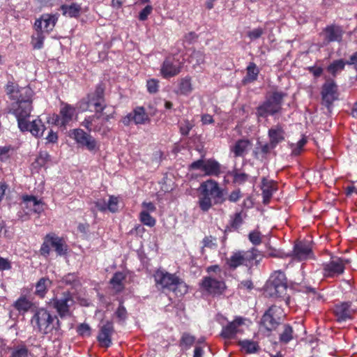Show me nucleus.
I'll return each instance as SVG.
<instances>
[{
    "instance_id": "nucleus-1",
    "label": "nucleus",
    "mask_w": 357,
    "mask_h": 357,
    "mask_svg": "<svg viewBox=\"0 0 357 357\" xmlns=\"http://www.w3.org/2000/svg\"><path fill=\"white\" fill-rule=\"evenodd\" d=\"M198 190L199 192L198 204L204 212L208 211L213 205L221 204L226 200L223 189L215 180L208 179L202 182Z\"/></svg>"
},
{
    "instance_id": "nucleus-2",
    "label": "nucleus",
    "mask_w": 357,
    "mask_h": 357,
    "mask_svg": "<svg viewBox=\"0 0 357 357\" xmlns=\"http://www.w3.org/2000/svg\"><path fill=\"white\" fill-rule=\"evenodd\" d=\"M31 324L43 334L60 335V323L56 316H53L44 307L36 309L31 318Z\"/></svg>"
},
{
    "instance_id": "nucleus-3",
    "label": "nucleus",
    "mask_w": 357,
    "mask_h": 357,
    "mask_svg": "<svg viewBox=\"0 0 357 357\" xmlns=\"http://www.w3.org/2000/svg\"><path fill=\"white\" fill-rule=\"evenodd\" d=\"M285 96L286 93L278 91L267 93L266 100L256 108L257 116L266 118L280 112Z\"/></svg>"
},
{
    "instance_id": "nucleus-4",
    "label": "nucleus",
    "mask_w": 357,
    "mask_h": 357,
    "mask_svg": "<svg viewBox=\"0 0 357 357\" xmlns=\"http://www.w3.org/2000/svg\"><path fill=\"white\" fill-rule=\"evenodd\" d=\"M153 277L158 288L173 290L176 295L178 293L183 295L188 291L187 285L175 274L159 269L155 272Z\"/></svg>"
},
{
    "instance_id": "nucleus-5",
    "label": "nucleus",
    "mask_w": 357,
    "mask_h": 357,
    "mask_svg": "<svg viewBox=\"0 0 357 357\" xmlns=\"http://www.w3.org/2000/svg\"><path fill=\"white\" fill-rule=\"evenodd\" d=\"M33 96V90L29 87H22L17 91L16 96L13 100L16 101L13 102L9 109V112L18 116L17 113L22 115L30 116L32 110V97Z\"/></svg>"
},
{
    "instance_id": "nucleus-6",
    "label": "nucleus",
    "mask_w": 357,
    "mask_h": 357,
    "mask_svg": "<svg viewBox=\"0 0 357 357\" xmlns=\"http://www.w3.org/2000/svg\"><path fill=\"white\" fill-rule=\"evenodd\" d=\"M262 259L261 252L256 248L248 251H238L234 252L227 259V265L232 269L240 266H251L257 265Z\"/></svg>"
},
{
    "instance_id": "nucleus-7",
    "label": "nucleus",
    "mask_w": 357,
    "mask_h": 357,
    "mask_svg": "<svg viewBox=\"0 0 357 357\" xmlns=\"http://www.w3.org/2000/svg\"><path fill=\"white\" fill-rule=\"evenodd\" d=\"M287 282L284 272L281 271H274L266 284L265 294L271 297H283L287 292Z\"/></svg>"
},
{
    "instance_id": "nucleus-8",
    "label": "nucleus",
    "mask_w": 357,
    "mask_h": 357,
    "mask_svg": "<svg viewBox=\"0 0 357 357\" xmlns=\"http://www.w3.org/2000/svg\"><path fill=\"white\" fill-rule=\"evenodd\" d=\"M113 117L112 114H105L103 112L96 113L85 118L82 122V126L89 132H101L102 135H105L109 131V128L105 126V123Z\"/></svg>"
},
{
    "instance_id": "nucleus-9",
    "label": "nucleus",
    "mask_w": 357,
    "mask_h": 357,
    "mask_svg": "<svg viewBox=\"0 0 357 357\" xmlns=\"http://www.w3.org/2000/svg\"><path fill=\"white\" fill-rule=\"evenodd\" d=\"M349 260L338 257H331L330 261L322 264V275L325 278H335L342 275Z\"/></svg>"
},
{
    "instance_id": "nucleus-10",
    "label": "nucleus",
    "mask_w": 357,
    "mask_h": 357,
    "mask_svg": "<svg viewBox=\"0 0 357 357\" xmlns=\"http://www.w3.org/2000/svg\"><path fill=\"white\" fill-rule=\"evenodd\" d=\"M70 137L76 142L79 147L86 149L90 152H96L99 150V144L96 139L82 129L72 130Z\"/></svg>"
},
{
    "instance_id": "nucleus-11",
    "label": "nucleus",
    "mask_w": 357,
    "mask_h": 357,
    "mask_svg": "<svg viewBox=\"0 0 357 357\" xmlns=\"http://www.w3.org/2000/svg\"><path fill=\"white\" fill-rule=\"evenodd\" d=\"M17 114L18 116L16 117L17 125L22 132L29 131L36 137L43 136L45 126L40 119H36L32 121H28L27 119L30 116L22 115L20 113Z\"/></svg>"
},
{
    "instance_id": "nucleus-12",
    "label": "nucleus",
    "mask_w": 357,
    "mask_h": 357,
    "mask_svg": "<svg viewBox=\"0 0 357 357\" xmlns=\"http://www.w3.org/2000/svg\"><path fill=\"white\" fill-rule=\"evenodd\" d=\"M246 319L242 317H236L231 321H228L227 324L222 326L220 335L227 340H233L238 335H241L244 332V327L246 324Z\"/></svg>"
},
{
    "instance_id": "nucleus-13",
    "label": "nucleus",
    "mask_w": 357,
    "mask_h": 357,
    "mask_svg": "<svg viewBox=\"0 0 357 357\" xmlns=\"http://www.w3.org/2000/svg\"><path fill=\"white\" fill-rule=\"evenodd\" d=\"M52 303L58 314L63 318L70 315V308L74 301L69 291H64L61 296L53 298Z\"/></svg>"
},
{
    "instance_id": "nucleus-14",
    "label": "nucleus",
    "mask_w": 357,
    "mask_h": 357,
    "mask_svg": "<svg viewBox=\"0 0 357 357\" xmlns=\"http://www.w3.org/2000/svg\"><path fill=\"white\" fill-rule=\"evenodd\" d=\"M337 85L333 79H328L321 87V102L330 109L333 102L338 98Z\"/></svg>"
},
{
    "instance_id": "nucleus-15",
    "label": "nucleus",
    "mask_w": 357,
    "mask_h": 357,
    "mask_svg": "<svg viewBox=\"0 0 357 357\" xmlns=\"http://www.w3.org/2000/svg\"><path fill=\"white\" fill-rule=\"evenodd\" d=\"M192 169H199L204 176H218L221 173V165L214 160H198L190 165Z\"/></svg>"
},
{
    "instance_id": "nucleus-16",
    "label": "nucleus",
    "mask_w": 357,
    "mask_h": 357,
    "mask_svg": "<svg viewBox=\"0 0 357 357\" xmlns=\"http://www.w3.org/2000/svg\"><path fill=\"white\" fill-rule=\"evenodd\" d=\"M183 68V63L173 56L167 57L160 67V74L163 78L169 79L178 75Z\"/></svg>"
},
{
    "instance_id": "nucleus-17",
    "label": "nucleus",
    "mask_w": 357,
    "mask_h": 357,
    "mask_svg": "<svg viewBox=\"0 0 357 357\" xmlns=\"http://www.w3.org/2000/svg\"><path fill=\"white\" fill-rule=\"evenodd\" d=\"M114 333V328L112 321L101 322L97 336L98 342L101 347L108 348L112 345V337Z\"/></svg>"
},
{
    "instance_id": "nucleus-18",
    "label": "nucleus",
    "mask_w": 357,
    "mask_h": 357,
    "mask_svg": "<svg viewBox=\"0 0 357 357\" xmlns=\"http://www.w3.org/2000/svg\"><path fill=\"white\" fill-rule=\"evenodd\" d=\"M202 288L209 294L216 296L224 293L226 285L222 280H217L211 276L204 277L201 283Z\"/></svg>"
},
{
    "instance_id": "nucleus-19",
    "label": "nucleus",
    "mask_w": 357,
    "mask_h": 357,
    "mask_svg": "<svg viewBox=\"0 0 357 357\" xmlns=\"http://www.w3.org/2000/svg\"><path fill=\"white\" fill-rule=\"evenodd\" d=\"M75 114L76 109L75 107L67 103L63 104L60 109L59 114L54 116L55 125L66 128V126L73 120Z\"/></svg>"
},
{
    "instance_id": "nucleus-20",
    "label": "nucleus",
    "mask_w": 357,
    "mask_h": 357,
    "mask_svg": "<svg viewBox=\"0 0 357 357\" xmlns=\"http://www.w3.org/2000/svg\"><path fill=\"white\" fill-rule=\"evenodd\" d=\"M149 121V115L143 107H135L132 112L128 114L121 120L125 126H129L132 122L136 125L145 124Z\"/></svg>"
},
{
    "instance_id": "nucleus-21",
    "label": "nucleus",
    "mask_w": 357,
    "mask_h": 357,
    "mask_svg": "<svg viewBox=\"0 0 357 357\" xmlns=\"http://www.w3.org/2000/svg\"><path fill=\"white\" fill-rule=\"evenodd\" d=\"M57 17L52 14H43L34 23V29L49 33L56 25Z\"/></svg>"
},
{
    "instance_id": "nucleus-22",
    "label": "nucleus",
    "mask_w": 357,
    "mask_h": 357,
    "mask_svg": "<svg viewBox=\"0 0 357 357\" xmlns=\"http://www.w3.org/2000/svg\"><path fill=\"white\" fill-rule=\"evenodd\" d=\"M293 257L299 261L314 258L312 246L307 242L300 241L295 244Z\"/></svg>"
},
{
    "instance_id": "nucleus-23",
    "label": "nucleus",
    "mask_w": 357,
    "mask_h": 357,
    "mask_svg": "<svg viewBox=\"0 0 357 357\" xmlns=\"http://www.w3.org/2000/svg\"><path fill=\"white\" fill-rule=\"evenodd\" d=\"M354 311L351 307V303L344 302L335 305L333 313L339 322L346 321L352 318Z\"/></svg>"
},
{
    "instance_id": "nucleus-24",
    "label": "nucleus",
    "mask_w": 357,
    "mask_h": 357,
    "mask_svg": "<svg viewBox=\"0 0 357 357\" xmlns=\"http://www.w3.org/2000/svg\"><path fill=\"white\" fill-rule=\"evenodd\" d=\"M22 207L28 210L27 213L33 212L40 214L44 211L43 203L33 195H23Z\"/></svg>"
},
{
    "instance_id": "nucleus-25",
    "label": "nucleus",
    "mask_w": 357,
    "mask_h": 357,
    "mask_svg": "<svg viewBox=\"0 0 357 357\" xmlns=\"http://www.w3.org/2000/svg\"><path fill=\"white\" fill-rule=\"evenodd\" d=\"M323 34L326 43L340 42L342 39L343 30L340 26L331 24L324 29Z\"/></svg>"
},
{
    "instance_id": "nucleus-26",
    "label": "nucleus",
    "mask_w": 357,
    "mask_h": 357,
    "mask_svg": "<svg viewBox=\"0 0 357 357\" xmlns=\"http://www.w3.org/2000/svg\"><path fill=\"white\" fill-rule=\"evenodd\" d=\"M261 190L262 191L263 203L267 204L272 198L273 194L278 190V184L273 180L263 178Z\"/></svg>"
},
{
    "instance_id": "nucleus-27",
    "label": "nucleus",
    "mask_w": 357,
    "mask_h": 357,
    "mask_svg": "<svg viewBox=\"0 0 357 357\" xmlns=\"http://www.w3.org/2000/svg\"><path fill=\"white\" fill-rule=\"evenodd\" d=\"M268 135L272 147H275L284 139V130L282 126L279 124L270 128Z\"/></svg>"
},
{
    "instance_id": "nucleus-28",
    "label": "nucleus",
    "mask_w": 357,
    "mask_h": 357,
    "mask_svg": "<svg viewBox=\"0 0 357 357\" xmlns=\"http://www.w3.org/2000/svg\"><path fill=\"white\" fill-rule=\"evenodd\" d=\"M47 240L52 247H53L59 255H63L66 254L67 251V245L65 241L59 237L58 236L51 234L47 235Z\"/></svg>"
},
{
    "instance_id": "nucleus-29",
    "label": "nucleus",
    "mask_w": 357,
    "mask_h": 357,
    "mask_svg": "<svg viewBox=\"0 0 357 357\" xmlns=\"http://www.w3.org/2000/svg\"><path fill=\"white\" fill-rule=\"evenodd\" d=\"M13 306L21 314H24L33 306V303L25 295H21L13 303Z\"/></svg>"
},
{
    "instance_id": "nucleus-30",
    "label": "nucleus",
    "mask_w": 357,
    "mask_h": 357,
    "mask_svg": "<svg viewBox=\"0 0 357 357\" xmlns=\"http://www.w3.org/2000/svg\"><path fill=\"white\" fill-rule=\"evenodd\" d=\"M250 146L251 142L249 140L239 139L231 148V151L233 152L234 157H243L247 153Z\"/></svg>"
},
{
    "instance_id": "nucleus-31",
    "label": "nucleus",
    "mask_w": 357,
    "mask_h": 357,
    "mask_svg": "<svg viewBox=\"0 0 357 357\" xmlns=\"http://www.w3.org/2000/svg\"><path fill=\"white\" fill-rule=\"evenodd\" d=\"M52 282L47 278H40L36 284L35 294L39 298H44L50 287Z\"/></svg>"
},
{
    "instance_id": "nucleus-32",
    "label": "nucleus",
    "mask_w": 357,
    "mask_h": 357,
    "mask_svg": "<svg viewBox=\"0 0 357 357\" xmlns=\"http://www.w3.org/2000/svg\"><path fill=\"white\" fill-rule=\"evenodd\" d=\"M192 90V79L190 76H185L179 79L177 93L188 96L191 93Z\"/></svg>"
},
{
    "instance_id": "nucleus-33",
    "label": "nucleus",
    "mask_w": 357,
    "mask_h": 357,
    "mask_svg": "<svg viewBox=\"0 0 357 357\" xmlns=\"http://www.w3.org/2000/svg\"><path fill=\"white\" fill-rule=\"evenodd\" d=\"M61 9L63 15L70 17H77L80 15L82 8L80 5L73 3L70 5H62Z\"/></svg>"
},
{
    "instance_id": "nucleus-34",
    "label": "nucleus",
    "mask_w": 357,
    "mask_h": 357,
    "mask_svg": "<svg viewBox=\"0 0 357 357\" xmlns=\"http://www.w3.org/2000/svg\"><path fill=\"white\" fill-rule=\"evenodd\" d=\"M259 69L254 62L249 63L246 68V76L244 78L245 82H253L258 78Z\"/></svg>"
},
{
    "instance_id": "nucleus-35",
    "label": "nucleus",
    "mask_w": 357,
    "mask_h": 357,
    "mask_svg": "<svg viewBox=\"0 0 357 357\" xmlns=\"http://www.w3.org/2000/svg\"><path fill=\"white\" fill-rule=\"evenodd\" d=\"M238 345L241 347V350L247 354H254L259 349L258 343L253 340H241L238 342Z\"/></svg>"
},
{
    "instance_id": "nucleus-36",
    "label": "nucleus",
    "mask_w": 357,
    "mask_h": 357,
    "mask_svg": "<svg viewBox=\"0 0 357 357\" xmlns=\"http://www.w3.org/2000/svg\"><path fill=\"white\" fill-rule=\"evenodd\" d=\"M280 321L278 317H275L266 312L264 314L261 319L262 324L269 331L275 329Z\"/></svg>"
},
{
    "instance_id": "nucleus-37",
    "label": "nucleus",
    "mask_w": 357,
    "mask_h": 357,
    "mask_svg": "<svg viewBox=\"0 0 357 357\" xmlns=\"http://www.w3.org/2000/svg\"><path fill=\"white\" fill-rule=\"evenodd\" d=\"M346 64V61L343 59L335 60L327 67L326 70L335 77L344 69Z\"/></svg>"
},
{
    "instance_id": "nucleus-38",
    "label": "nucleus",
    "mask_w": 357,
    "mask_h": 357,
    "mask_svg": "<svg viewBox=\"0 0 357 357\" xmlns=\"http://www.w3.org/2000/svg\"><path fill=\"white\" fill-rule=\"evenodd\" d=\"M36 33L31 36V45L33 49L40 50L43 47L44 40L45 38V33L35 30Z\"/></svg>"
},
{
    "instance_id": "nucleus-39",
    "label": "nucleus",
    "mask_w": 357,
    "mask_h": 357,
    "mask_svg": "<svg viewBox=\"0 0 357 357\" xmlns=\"http://www.w3.org/2000/svg\"><path fill=\"white\" fill-rule=\"evenodd\" d=\"M124 280V274L121 272H117L113 275L110 283L116 291H121L123 289V281Z\"/></svg>"
},
{
    "instance_id": "nucleus-40",
    "label": "nucleus",
    "mask_w": 357,
    "mask_h": 357,
    "mask_svg": "<svg viewBox=\"0 0 357 357\" xmlns=\"http://www.w3.org/2000/svg\"><path fill=\"white\" fill-rule=\"evenodd\" d=\"M29 352L26 345L19 344L11 349L10 357H29Z\"/></svg>"
},
{
    "instance_id": "nucleus-41",
    "label": "nucleus",
    "mask_w": 357,
    "mask_h": 357,
    "mask_svg": "<svg viewBox=\"0 0 357 357\" xmlns=\"http://www.w3.org/2000/svg\"><path fill=\"white\" fill-rule=\"evenodd\" d=\"M293 328L289 324H285L283 326V331L280 335V341L282 343L287 344L293 339Z\"/></svg>"
},
{
    "instance_id": "nucleus-42",
    "label": "nucleus",
    "mask_w": 357,
    "mask_h": 357,
    "mask_svg": "<svg viewBox=\"0 0 357 357\" xmlns=\"http://www.w3.org/2000/svg\"><path fill=\"white\" fill-rule=\"evenodd\" d=\"M202 247L201 249V252L203 255L204 253L205 248H208L211 250L216 249L218 247L216 238L212 236H205L202 241Z\"/></svg>"
},
{
    "instance_id": "nucleus-43",
    "label": "nucleus",
    "mask_w": 357,
    "mask_h": 357,
    "mask_svg": "<svg viewBox=\"0 0 357 357\" xmlns=\"http://www.w3.org/2000/svg\"><path fill=\"white\" fill-rule=\"evenodd\" d=\"M88 103L89 105L94 106L96 113L103 112V110L106 107V105L105 104V100H101L96 97H91L89 96H88Z\"/></svg>"
},
{
    "instance_id": "nucleus-44",
    "label": "nucleus",
    "mask_w": 357,
    "mask_h": 357,
    "mask_svg": "<svg viewBox=\"0 0 357 357\" xmlns=\"http://www.w3.org/2000/svg\"><path fill=\"white\" fill-rule=\"evenodd\" d=\"M204 61L205 54L201 51H193L189 59V62L192 63L193 67L204 63Z\"/></svg>"
},
{
    "instance_id": "nucleus-45",
    "label": "nucleus",
    "mask_w": 357,
    "mask_h": 357,
    "mask_svg": "<svg viewBox=\"0 0 357 357\" xmlns=\"http://www.w3.org/2000/svg\"><path fill=\"white\" fill-rule=\"evenodd\" d=\"M195 337L188 333H184L180 340V346L185 347V349H189L193 345Z\"/></svg>"
},
{
    "instance_id": "nucleus-46",
    "label": "nucleus",
    "mask_w": 357,
    "mask_h": 357,
    "mask_svg": "<svg viewBox=\"0 0 357 357\" xmlns=\"http://www.w3.org/2000/svg\"><path fill=\"white\" fill-rule=\"evenodd\" d=\"M140 221L145 225L153 227L155 225V220L146 211H142L139 215Z\"/></svg>"
},
{
    "instance_id": "nucleus-47",
    "label": "nucleus",
    "mask_w": 357,
    "mask_h": 357,
    "mask_svg": "<svg viewBox=\"0 0 357 357\" xmlns=\"http://www.w3.org/2000/svg\"><path fill=\"white\" fill-rule=\"evenodd\" d=\"M119 208V198L115 196H109L107 210H109L112 213H115Z\"/></svg>"
},
{
    "instance_id": "nucleus-48",
    "label": "nucleus",
    "mask_w": 357,
    "mask_h": 357,
    "mask_svg": "<svg viewBox=\"0 0 357 357\" xmlns=\"http://www.w3.org/2000/svg\"><path fill=\"white\" fill-rule=\"evenodd\" d=\"M266 313L274 316L275 317H278V319L280 321L283 317H284V313L282 309L277 305H273L269 307Z\"/></svg>"
},
{
    "instance_id": "nucleus-49",
    "label": "nucleus",
    "mask_w": 357,
    "mask_h": 357,
    "mask_svg": "<svg viewBox=\"0 0 357 357\" xmlns=\"http://www.w3.org/2000/svg\"><path fill=\"white\" fill-rule=\"evenodd\" d=\"M262 235L260 231L255 230L249 234L250 241L255 245H258L261 243Z\"/></svg>"
},
{
    "instance_id": "nucleus-50",
    "label": "nucleus",
    "mask_w": 357,
    "mask_h": 357,
    "mask_svg": "<svg viewBox=\"0 0 357 357\" xmlns=\"http://www.w3.org/2000/svg\"><path fill=\"white\" fill-rule=\"evenodd\" d=\"M264 33V29L258 27L254 29L247 33V36L251 40H257Z\"/></svg>"
},
{
    "instance_id": "nucleus-51",
    "label": "nucleus",
    "mask_w": 357,
    "mask_h": 357,
    "mask_svg": "<svg viewBox=\"0 0 357 357\" xmlns=\"http://www.w3.org/2000/svg\"><path fill=\"white\" fill-rule=\"evenodd\" d=\"M231 175L234 177V182L238 184H241L248 179L246 174L238 172L237 170L233 171Z\"/></svg>"
},
{
    "instance_id": "nucleus-52",
    "label": "nucleus",
    "mask_w": 357,
    "mask_h": 357,
    "mask_svg": "<svg viewBox=\"0 0 357 357\" xmlns=\"http://www.w3.org/2000/svg\"><path fill=\"white\" fill-rule=\"evenodd\" d=\"M114 315L116 317L119 321H124L127 318V310L123 305L122 303H120L114 313Z\"/></svg>"
},
{
    "instance_id": "nucleus-53",
    "label": "nucleus",
    "mask_w": 357,
    "mask_h": 357,
    "mask_svg": "<svg viewBox=\"0 0 357 357\" xmlns=\"http://www.w3.org/2000/svg\"><path fill=\"white\" fill-rule=\"evenodd\" d=\"M266 250L264 252V254L261 253L262 257H281L280 252L278 250L271 248L269 245H266Z\"/></svg>"
},
{
    "instance_id": "nucleus-54",
    "label": "nucleus",
    "mask_w": 357,
    "mask_h": 357,
    "mask_svg": "<svg viewBox=\"0 0 357 357\" xmlns=\"http://www.w3.org/2000/svg\"><path fill=\"white\" fill-rule=\"evenodd\" d=\"M243 222V215L242 212L235 213L231 222V226L233 228L238 229Z\"/></svg>"
},
{
    "instance_id": "nucleus-55",
    "label": "nucleus",
    "mask_w": 357,
    "mask_h": 357,
    "mask_svg": "<svg viewBox=\"0 0 357 357\" xmlns=\"http://www.w3.org/2000/svg\"><path fill=\"white\" fill-rule=\"evenodd\" d=\"M192 128V125L188 120L180 123V131L182 135H188Z\"/></svg>"
},
{
    "instance_id": "nucleus-56",
    "label": "nucleus",
    "mask_w": 357,
    "mask_h": 357,
    "mask_svg": "<svg viewBox=\"0 0 357 357\" xmlns=\"http://www.w3.org/2000/svg\"><path fill=\"white\" fill-rule=\"evenodd\" d=\"M146 86L149 93H155L158 90V81L155 79H149L147 81Z\"/></svg>"
},
{
    "instance_id": "nucleus-57",
    "label": "nucleus",
    "mask_w": 357,
    "mask_h": 357,
    "mask_svg": "<svg viewBox=\"0 0 357 357\" xmlns=\"http://www.w3.org/2000/svg\"><path fill=\"white\" fill-rule=\"evenodd\" d=\"M20 89L15 85L14 83H8L6 85V93L10 96V98L13 100L14 97L16 96L17 91Z\"/></svg>"
},
{
    "instance_id": "nucleus-58",
    "label": "nucleus",
    "mask_w": 357,
    "mask_h": 357,
    "mask_svg": "<svg viewBox=\"0 0 357 357\" xmlns=\"http://www.w3.org/2000/svg\"><path fill=\"white\" fill-rule=\"evenodd\" d=\"M104 92H105V88L102 86V84H98L96 86L94 92L89 94V96L91 97H96V98H100L101 100H105Z\"/></svg>"
},
{
    "instance_id": "nucleus-59",
    "label": "nucleus",
    "mask_w": 357,
    "mask_h": 357,
    "mask_svg": "<svg viewBox=\"0 0 357 357\" xmlns=\"http://www.w3.org/2000/svg\"><path fill=\"white\" fill-rule=\"evenodd\" d=\"M77 332L82 336H90L91 328L87 324H82L77 327Z\"/></svg>"
},
{
    "instance_id": "nucleus-60",
    "label": "nucleus",
    "mask_w": 357,
    "mask_h": 357,
    "mask_svg": "<svg viewBox=\"0 0 357 357\" xmlns=\"http://www.w3.org/2000/svg\"><path fill=\"white\" fill-rule=\"evenodd\" d=\"M153 7L150 5H147L139 14V20L141 21H145L147 20L149 15L152 13Z\"/></svg>"
},
{
    "instance_id": "nucleus-61",
    "label": "nucleus",
    "mask_w": 357,
    "mask_h": 357,
    "mask_svg": "<svg viewBox=\"0 0 357 357\" xmlns=\"http://www.w3.org/2000/svg\"><path fill=\"white\" fill-rule=\"evenodd\" d=\"M50 241L47 240V236L45 238V241L42 244L40 252L42 255L47 256L50 254Z\"/></svg>"
},
{
    "instance_id": "nucleus-62",
    "label": "nucleus",
    "mask_w": 357,
    "mask_h": 357,
    "mask_svg": "<svg viewBox=\"0 0 357 357\" xmlns=\"http://www.w3.org/2000/svg\"><path fill=\"white\" fill-rule=\"evenodd\" d=\"M11 268V262L8 259L0 257V271H8Z\"/></svg>"
},
{
    "instance_id": "nucleus-63",
    "label": "nucleus",
    "mask_w": 357,
    "mask_h": 357,
    "mask_svg": "<svg viewBox=\"0 0 357 357\" xmlns=\"http://www.w3.org/2000/svg\"><path fill=\"white\" fill-rule=\"evenodd\" d=\"M241 197V193L240 190H235L232 191L228 197L229 201L231 202H236Z\"/></svg>"
},
{
    "instance_id": "nucleus-64",
    "label": "nucleus",
    "mask_w": 357,
    "mask_h": 357,
    "mask_svg": "<svg viewBox=\"0 0 357 357\" xmlns=\"http://www.w3.org/2000/svg\"><path fill=\"white\" fill-rule=\"evenodd\" d=\"M307 70L312 73L314 77H320L323 73V68L321 67L310 66Z\"/></svg>"
}]
</instances>
